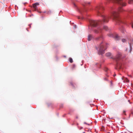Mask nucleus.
Segmentation results:
<instances>
[{"label": "nucleus", "mask_w": 133, "mask_h": 133, "mask_svg": "<svg viewBox=\"0 0 133 133\" xmlns=\"http://www.w3.org/2000/svg\"><path fill=\"white\" fill-rule=\"evenodd\" d=\"M95 10L97 15L98 16H101L103 17L102 20H101L95 21L93 20H90L89 22L91 25L94 27L96 26L97 25L102 24L104 22H108V19L112 17V19L117 23H119L122 22L121 19L118 16V12L115 11H111L110 16L105 17L102 15L104 8L101 5H100L97 6L95 8Z\"/></svg>", "instance_id": "1"}, {"label": "nucleus", "mask_w": 133, "mask_h": 133, "mask_svg": "<svg viewBox=\"0 0 133 133\" xmlns=\"http://www.w3.org/2000/svg\"><path fill=\"white\" fill-rule=\"evenodd\" d=\"M116 38H117V36H116Z\"/></svg>", "instance_id": "28"}, {"label": "nucleus", "mask_w": 133, "mask_h": 133, "mask_svg": "<svg viewBox=\"0 0 133 133\" xmlns=\"http://www.w3.org/2000/svg\"><path fill=\"white\" fill-rule=\"evenodd\" d=\"M71 85H72V83H71Z\"/></svg>", "instance_id": "29"}, {"label": "nucleus", "mask_w": 133, "mask_h": 133, "mask_svg": "<svg viewBox=\"0 0 133 133\" xmlns=\"http://www.w3.org/2000/svg\"><path fill=\"white\" fill-rule=\"evenodd\" d=\"M78 10L79 11L80 13H81L83 11V10L82 9H79Z\"/></svg>", "instance_id": "18"}, {"label": "nucleus", "mask_w": 133, "mask_h": 133, "mask_svg": "<svg viewBox=\"0 0 133 133\" xmlns=\"http://www.w3.org/2000/svg\"><path fill=\"white\" fill-rule=\"evenodd\" d=\"M83 133H85V132H84Z\"/></svg>", "instance_id": "31"}, {"label": "nucleus", "mask_w": 133, "mask_h": 133, "mask_svg": "<svg viewBox=\"0 0 133 133\" xmlns=\"http://www.w3.org/2000/svg\"><path fill=\"white\" fill-rule=\"evenodd\" d=\"M103 29L106 30H107L108 29V27L106 26H103Z\"/></svg>", "instance_id": "12"}, {"label": "nucleus", "mask_w": 133, "mask_h": 133, "mask_svg": "<svg viewBox=\"0 0 133 133\" xmlns=\"http://www.w3.org/2000/svg\"><path fill=\"white\" fill-rule=\"evenodd\" d=\"M129 48H126L125 51L127 52L128 53H130L132 50L131 45L133 44V40H131L129 42Z\"/></svg>", "instance_id": "2"}, {"label": "nucleus", "mask_w": 133, "mask_h": 133, "mask_svg": "<svg viewBox=\"0 0 133 133\" xmlns=\"http://www.w3.org/2000/svg\"><path fill=\"white\" fill-rule=\"evenodd\" d=\"M92 38V36L91 35H89L88 36V41H90Z\"/></svg>", "instance_id": "9"}, {"label": "nucleus", "mask_w": 133, "mask_h": 133, "mask_svg": "<svg viewBox=\"0 0 133 133\" xmlns=\"http://www.w3.org/2000/svg\"><path fill=\"white\" fill-rule=\"evenodd\" d=\"M120 30L122 33H125V30H124V29L123 27H122L121 28H120Z\"/></svg>", "instance_id": "8"}, {"label": "nucleus", "mask_w": 133, "mask_h": 133, "mask_svg": "<svg viewBox=\"0 0 133 133\" xmlns=\"http://www.w3.org/2000/svg\"><path fill=\"white\" fill-rule=\"evenodd\" d=\"M125 81L126 82H129V80L127 78H125Z\"/></svg>", "instance_id": "15"}, {"label": "nucleus", "mask_w": 133, "mask_h": 133, "mask_svg": "<svg viewBox=\"0 0 133 133\" xmlns=\"http://www.w3.org/2000/svg\"><path fill=\"white\" fill-rule=\"evenodd\" d=\"M125 11L121 7H119L118 9V12H123V11Z\"/></svg>", "instance_id": "7"}, {"label": "nucleus", "mask_w": 133, "mask_h": 133, "mask_svg": "<svg viewBox=\"0 0 133 133\" xmlns=\"http://www.w3.org/2000/svg\"><path fill=\"white\" fill-rule=\"evenodd\" d=\"M74 5L75 6H76V4H74Z\"/></svg>", "instance_id": "24"}, {"label": "nucleus", "mask_w": 133, "mask_h": 133, "mask_svg": "<svg viewBox=\"0 0 133 133\" xmlns=\"http://www.w3.org/2000/svg\"><path fill=\"white\" fill-rule=\"evenodd\" d=\"M102 27H99L97 29L94 30V32L96 34H99L102 32Z\"/></svg>", "instance_id": "4"}, {"label": "nucleus", "mask_w": 133, "mask_h": 133, "mask_svg": "<svg viewBox=\"0 0 133 133\" xmlns=\"http://www.w3.org/2000/svg\"><path fill=\"white\" fill-rule=\"evenodd\" d=\"M102 36L100 37H98L96 38V39L97 40H99V39H102Z\"/></svg>", "instance_id": "13"}, {"label": "nucleus", "mask_w": 133, "mask_h": 133, "mask_svg": "<svg viewBox=\"0 0 133 133\" xmlns=\"http://www.w3.org/2000/svg\"><path fill=\"white\" fill-rule=\"evenodd\" d=\"M29 27L31 28V25H29Z\"/></svg>", "instance_id": "23"}, {"label": "nucleus", "mask_w": 133, "mask_h": 133, "mask_svg": "<svg viewBox=\"0 0 133 133\" xmlns=\"http://www.w3.org/2000/svg\"><path fill=\"white\" fill-rule=\"evenodd\" d=\"M122 41L123 42H125L126 41V40L125 39H123L122 40Z\"/></svg>", "instance_id": "16"}, {"label": "nucleus", "mask_w": 133, "mask_h": 133, "mask_svg": "<svg viewBox=\"0 0 133 133\" xmlns=\"http://www.w3.org/2000/svg\"><path fill=\"white\" fill-rule=\"evenodd\" d=\"M121 53L120 52H118L117 55H116L115 59L116 61L119 60L121 58Z\"/></svg>", "instance_id": "5"}, {"label": "nucleus", "mask_w": 133, "mask_h": 133, "mask_svg": "<svg viewBox=\"0 0 133 133\" xmlns=\"http://www.w3.org/2000/svg\"><path fill=\"white\" fill-rule=\"evenodd\" d=\"M129 77H132V76L131 75H129Z\"/></svg>", "instance_id": "22"}, {"label": "nucleus", "mask_w": 133, "mask_h": 133, "mask_svg": "<svg viewBox=\"0 0 133 133\" xmlns=\"http://www.w3.org/2000/svg\"><path fill=\"white\" fill-rule=\"evenodd\" d=\"M117 66L119 68H121V65H120V64H117Z\"/></svg>", "instance_id": "17"}, {"label": "nucleus", "mask_w": 133, "mask_h": 133, "mask_svg": "<svg viewBox=\"0 0 133 133\" xmlns=\"http://www.w3.org/2000/svg\"><path fill=\"white\" fill-rule=\"evenodd\" d=\"M132 85L133 86V83L132 84Z\"/></svg>", "instance_id": "30"}, {"label": "nucleus", "mask_w": 133, "mask_h": 133, "mask_svg": "<svg viewBox=\"0 0 133 133\" xmlns=\"http://www.w3.org/2000/svg\"><path fill=\"white\" fill-rule=\"evenodd\" d=\"M132 28H133V24L132 25Z\"/></svg>", "instance_id": "26"}, {"label": "nucleus", "mask_w": 133, "mask_h": 133, "mask_svg": "<svg viewBox=\"0 0 133 133\" xmlns=\"http://www.w3.org/2000/svg\"><path fill=\"white\" fill-rule=\"evenodd\" d=\"M69 61L71 63H72L73 62V61L72 59L71 58H69Z\"/></svg>", "instance_id": "14"}, {"label": "nucleus", "mask_w": 133, "mask_h": 133, "mask_svg": "<svg viewBox=\"0 0 133 133\" xmlns=\"http://www.w3.org/2000/svg\"><path fill=\"white\" fill-rule=\"evenodd\" d=\"M78 19H80L81 18L82 19H83V18L82 17H78Z\"/></svg>", "instance_id": "20"}, {"label": "nucleus", "mask_w": 133, "mask_h": 133, "mask_svg": "<svg viewBox=\"0 0 133 133\" xmlns=\"http://www.w3.org/2000/svg\"><path fill=\"white\" fill-rule=\"evenodd\" d=\"M104 46L101 44H100L99 46V50L98 52V54L99 55H102L104 53V50L105 49Z\"/></svg>", "instance_id": "3"}, {"label": "nucleus", "mask_w": 133, "mask_h": 133, "mask_svg": "<svg viewBox=\"0 0 133 133\" xmlns=\"http://www.w3.org/2000/svg\"><path fill=\"white\" fill-rule=\"evenodd\" d=\"M115 75H114V76H115Z\"/></svg>", "instance_id": "32"}, {"label": "nucleus", "mask_w": 133, "mask_h": 133, "mask_svg": "<svg viewBox=\"0 0 133 133\" xmlns=\"http://www.w3.org/2000/svg\"><path fill=\"white\" fill-rule=\"evenodd\" d=\"M128 3L129 4H133V0H129Z\"/></svg>", "instance_id": "11"}, {"label": "nucleus", "mask_w": 133, "mask_h": 133, "mask_svg": "<svg viewBox=\"0 0 133 133\" xmlns=\"http://www.w3.org/2000/svg\"><path fill=\"white\" fill-rule=\"evenodd\" d=\"M78 116H76V119H78Z\"/></svg>", "instance_id": "21"}, {"label": "nucleus", "mask_w": 133, "mask_h": 133, "mask_svg": "<svg viewBox=\"0 0 133 133\" xmlns=\"http://www.w3.org/2000/svg\"><path fill=\"white\" fill-rule=\"evenodd\" d=\"M39 5L38 3H37L33 4V7L34 8V10L35 11L37 9V6Z\"/></svg>", "instance_id": "6"}, {"label": "nucleus", "mask_w": 133, "mask_h": 133, "mask_svg": "<svg viewBox=\"0 0 133 133\" xmlns=\"http://www.w3.org/2000/svg\"><path fill=\"white\" fill-rule=\"evenodd\" d=\"M123 114L124 115H126V114L125 113V110H124L123 111Z\"/></svg>", "instance_id": "19"}, {"label": "nucleus", "mask_w": 133, "mask_h": 133, "mask_svg": "<svg viewBox=\"0 0 133 133\" xmlns=\"http://www.w3.org/2000/svg\"><path fill=\"white\" fill-rule=\"evenodd\" d=\"M108 36H110V34H109L108 35Z\"/></svg>", "instance_id": "25"}, {"label": "nucleus", "mask_w": 133, "mask_h": 133, "mask_svg": "<svg viewBox=\"0 0 133 133\" xmlns=\"http://www.w3.org/2000/svg\"><path fill=\"white\" fill-rule=\"evenodd\" d=\"M106 56L108 57H110L111 55V53L110 52H108L106 54Z\"/></svg>", "instance_id": "10"}, {"label": "nucleus", "mask_w": 133, "mask_h": 133, "mask_svg": "<svg viewBox=\"0 0 133 133\" xmlns=\"http://www.w3.org/2000/svg\"><path fill=\"white\" fill-rule=\"evenodd\" d=\"M122 79H123V77L122 78Z\"/></svg>", "instance_id": "27"}, {"label": "nucleus", "mask_w": 133, "mask_h": 133, "mask_svg": "<svg viewBox=\"0 0 133 133\" xmlns=\"http://www.w3.org/2000/svg\"><path fill=\"white\" fill-rule=\"evenodd\" d=\"M115 75H114V76H115Z\"/></svg>", "instance_id": "33"}]
</instances>
